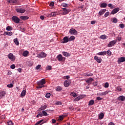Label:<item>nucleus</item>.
Wrapping results in <instances>:
<instances>
[{"mask_svg": "<svg viewBox=\"0 0 125 125\" xmlns=\"http://www.w3.org/2000/svg\"><path fill=\"white\" fill-rule=\"evenodd\" d=\"M45 79H43L41 81L38 82L37 83L38 86H37V88L40 89V88H42V87H44V85L45 84Z\"/></svg>", "mask_w": 125, "mask_h": 125, "instance_id": "nucleus-1", "label": "nucleus"}, {"mask_svg": "<svg viewBox=\"0 0 125 125\" xmlns=\"http://www.w3.org/2000/svg\"><path fill=\"white\" fill-rule=\"evenodd\" d=\"M57 59H58V61H60V62H64V61H65V60L66 59V58L63 57V56H62V55L59 54L57 56Z\"/></svg>", "mask_w": 125, "mask_h": 125, "instance_id": "nucleus-2", "label": "nucleus"}, {"mask_svg": "<svg viewBox=\"0 0 125 125\" xmlns=\"http://www.w3.org/2000/svg\"><path fill=\"white\" fill-rule=\"evenodd\" d=\"M12 20L13 21V22L16 23V24H18V23L20 22V19L15 16H14L12 17Z\"/></svg>", "mask_w": 125, "mask_h": 125, "instance_id": "nucleus-3", "label": "nucleus"}, {"mask_svg": "<svg viewBox=\"0 0 125 125\" xmlns=\"http://www.w3.org/2000/svg\"><path fill=\"white\" fill-rule=\"evenodd\" d=\"M62 15H67V14L71 11V9H67L66 8H62Z\"/></svg>", "mask_w": 125, "mask_h": 125, "instance_id": "nucleus-4", "label": "nucleus"}, {"mask_svg": "<svg viewBox=\"0 0 125 125\" xmlns=\"http://www.w3.org/2000/svg\"><path fill=\"white\" fill-rule=\"evenodd\" d=\"M46 55V54H45L44 52H42L41 53L37 54V57H38V58H44Z\"/></svg>", "mask_w": 125, "mask_h": 125, "instance_id": "nucleus-5", "label": "nucleus"}, {"mask_svg": "<svg viewBox=\"0 0 125 125\" xmlns=\"http://www.w3.org/2000/svg\"><path fill=\"white\" fill-rule=\"evenodd\" d=\"M16 11L19 13H25L26 12V10L25 9H23L22 8L20 7L16 9Z\"/></svg>", "mask_w": 125, "mask_h": 125, "instance_id": "nucleus-6", "label": "nucleus"}, {"mask_svg": "<svg viewBox=\"0 0 125 125\" xmlns=\"http://www.w3.org/2000/svg\"><path fill=\"white\" fill-rule=\"evenodd\" d=\"M117 43V40H113L109 42V43L108 44V47H112V46H113V45H115Z\"/></svg>", "mask_w": 125, "mask_h": 125, "instance_id": "nucleus-7", "label": "nucleus"}, {"mask_svg": "<svg viewBox=\"0 0 125 125\" xmlns=\"http://www.w3.org/2000/svg\"><path fill=\"white\" fill-rule=\"evenodd\" d=\"M8 57L11 61H14L15 60V56L13 55L12 53L9 54Z\"/></svg>", "mask_w": 125, "mask_h": 125, "instance_id": "nucleus-8", "label": "nucleus"}, {"mask_svg": "<svg viewBox=\"0 0 125 125\" xmlns=\"http://www.w3.org/2000/svg\"><path fill=\"white\" fill-rule=\"evenodd\" d=\"M69 38L68 37L65 36L64 37L62 40H61V43H66L69 42Z\"/></svg>", "mask_w": 125, "mask_h": 125, "instance_id": "nucleus-9", "label": "nucleus"}, {"mask_svg": "<svg viewBox=\"0 0 125 125\" xmlns=\"http://www.w3.org/2000/svg\"><path fill=\"white\" fill-rule=\"evenodd\" d=\"M78 33V31L76 30V29L71 28L69 30V33L70 35H77V33Z\"/></svg>", "mask_w": 125, "mask_h": 125, "instance_id": "nucleus-10", "label": "nucleus"}, {"mask_svg": "<svg viewBox=\"0 0 125 125\" xmlns=\"http://www.w3.org/2000/svg\"><path fill=\"white\" fill-rule=\"evenodd\" d=\"M70 84H71V80H66L64 83V85L65 87H68V86H69V85Z\"/></svg>", "mask_w": 125, "mask_h": 125, "instance_id": "nucleus-11", "label": "nucleus"}, {"mask_svg": "<svg viewBox=\"0 0 125 125\" xmlns=\"http://www.w3.org/2000/svg\"><path fill=\"white\" fill-rule=\"evenodd\" d=\"M120 11V8H114L110 13V14H116V13H117V12H119V11Z\"/></svg>", "mask_w": 125, "mask_h": 125, "instance_id": "nucleus-12", "label": "nucleus"}, {"mask_svg": "<svg viewBox=\"0 0 125 125\" xmlns=\"http://www.w3.org/2000/svg\"><path fill=\"white\" fill-rule=\"evenodd\" d=\"M118 62L119 64H121V63L123 62H125V57H122L118 58Z\"/></svg>", "mask_w": 125, "mask_h": 125, "instance_id": "nucleus-13", "label": "nucleus"}, {"mask_svg": "<svg viewBox=\"0 0 125 125\" xmlns=\"http://www.w3.org/2000/svg\"><path fill=\"white\" fill-rule=\"evenodd\" d=\"M107 11V10L106 9H101L99 12V16H101L104 14Z\"/></svg>", "mask_w": 125, "mask_h": 125, "instance_id": "nucleus-14", "label": "nucleus"}, {"mask_svg": "<svg viewBox=\"0 0 125 125\" xmlns=\"http://www.w3.org/2000/svg\"><path fill=\"white\" fill-rule=\"evenodd\" d=\"M65 118V115H61L59 117L57 118V120L58 122H62L63 121V119Z\"/></svg>", "mask_w": 125, "mask_h": 125, "instance_id": "nucleus-15", "label": "nucleus"}, {"mask_svg": "<svg viewBox=\"0 0 125 125\" xmlns=\"http://www.w3.org/2000/svg\"><path fill=\"white\" fill-rule=\"evenodd\" d=\"M94 59L98 63H101V62H102V59H101V58H98L97 56L94 57Z\"/></svg>", "mask_w": 125, "mask_h": 125, "instance_id": "nucleus-16", "label": "nucleus"}, {"mask_svg": "<svg viewBox=\"0 0 125 125\" xmlns=\"http://www.w3.org/2000/svg\"><path fill=\"white\" fill-rule=\"evenodd\" d=\"M21 19V20H23L24 21H26V20H28V19H29V17L27 16H21L20 17Z\"/></svg>", "mask_w": 125, "mask_h": 125, "instance_id": "nucleus-17", "label": "nucleus"}, {"mask_svg": "<svg viewBox=\"0 0 125 125\" xmlns=\"http://www.w3.org/2000/svg\"><path fill=\"white\" fill-rule=\"evenodd\" d=\"M109 92H110V91H105V92L100 93L99 95H100V96H105L106 94H108Z\"/></svg>", "mask_w": 125, "mask_h": 125, "instance_id": "nucleus-18", "label": "nucleus"}, {"mask_svg": "<svg viewBox=\"0 0 125 125\" xmlns=\"http://www.w3.org/2000/svg\"><path fill=\"white\" fill-rule=\"evenodd\" d=\"M56 12H52L50 14L48 15V17H55L56 16Z\"/></svg>", "mask_w": 125, "mask_h": 125, "instance_id": "nucleus-19", "label": "nucleus"}, {"mask_svg": "<svg viewBox=\"0 0 125 125\" xmlns=\"http://www.w3.org/2000/svg\"><path fill=\"white\" fill-rule=\"evenodd\" d=\"M118 100L119 101L124 102L125 100V97L124 96H120L118 98Z\"/></svg>", "mask_w": 125, "mask_h": 125, "instance_id": "nucleus-20", "label": "nucleus"}, {"mask_svg": "<svg viewBox=\"0 0 125 125\" xmlns=\"http://www.w3.org/2000/svg\"><path fill=\"white\" fill-rule=\"evenodd\" d=\"M55 89L56 91H61L63 89V88L62 86H58L56 87Z\"/></svg>", "mask_w": 125, "mask_h": 125, "instance_id": "nucleus-21", "label": "nucleus"}, {"mask_svg": "<svg viewBox=\"0 0 125 125\" xmlns=\"http://www.w3.org/2000/svg\"><path fill=\"white\" fill-rule=\"evenodd\" d=\"M107 54L106 51L100 52L97 53V55H106Z\"/></svg>", "mask_w": 125, "mask_h": 125, "instance_id": "nucleus-22", "label": "nucleus"}, {"mask_svg": "<svg viewBox=\"0 0 125 125\" xmlns=\"http://www.w3.org/2000/svg\"><path fill=\"white\" fill-rule=\"evenodd\" d=\"M5 94H6V93L4 91H2L0 92V98H2L3 96H5Z\"/></svg>", "mask_w": 125, "mask_h": 125, "instance_id": "nucleus-23", "label": "nucleus"}, {"mask_svg": "<svg viewBox=\"0 0 125 125\" xmlns=\"http://www.w3.org/2000/svg\"><path fill=\"white\" fill-rule=\"evenodd\" d=\"M107 7V3H103L101 4L100 7L102 8H105Z\"/></svg>", "mask_w": 125, "mask_h": 125, "instance_id": "nucleus-24", "label": "nucleus"}, {"mask_svg": "<svg viewBox=\"0 0 125 125\" xmlns=\"http://www.w3.org/2000/svg\"><path fill=\"white\" fill-rule=\"evenodd\" d=\"M14 42H15V44H16V45H19V41H18V39L15 38L14 40Z\"/></svg>", "mask_w": 125, "mask_h": 125, "instance_id": "nucleus-25", "label": "nucleus"}, {"mask_svg": "<svg viewBox=\"0 0 125 125\" xmlns=\"http://www.w3.org/2000/svg\"><path fill=\"white\" fill-rule=\"evenodd\" d=\"M94 104V101L93 100H91L89 102L88 106H92Z\"/></svg>", "mask_w": 125, "mask_h": 125, "instance_id": "nucleus-26", "label": "nucleus"}, {"mask_svg": "<svg viewBox=\"0 0 125 125\" xmlns=\"http://www.w3.org/2000/svg\"><path fill=\"white\" fill-rule=\"evenodd\" d=\"M28 54H29V52H28V51H25L23 52L22 55L23 56H24V57H27V56H28Z\"/></svg>", "mask_w": 125, "mask_h": 125, "instance_id": "nucleus-27", "label": "nucleus"}, {"mask_svg": "<svg viewBox=\"0 0 125 125\" xmlns=\"http://www.w3.org/2000/svg\"><path fill=\"white\" fill-rule=\"evenodd\" d=\"M92 81H93V79L90 78H89L88 80H86V83H91Z\"/></svg>", "mask_w": 125, "mask_h": 125, "instance_id": "nucleus-28", "label": "nucleus"}, {"mask_svg": "<svg viewBox=\"0 0 125 125\" xmlns=\"http://www.w3.org/2000/svg\"><path fill=\"white\" fill-rule=\"evenodd\" d=\"M21 97H24V96H25V95H26V90H23L21 92Z\"/></svg>", "mask_w": 125, "mask_h": 125, "instance_id": "nucleus-29", "label": "nucleus"}, {"mask_svg": "<svg viewBox=\"0 0 125 125\" xmlns=\"http://www.w3.org/2000/svg\"><path fill=\"white\" fill-rule=\"evenodd\" d=\"M8 2H9V3H16V2H17V0H8Z\"/></svg>", "mask_w": 125, "mask_h": 125, "instance_id": "nucleus-30", "label": "nucleus"}, {"mask_svg": "<svg viewBox=\"0 0 125 125\" xmlns=\"http://www.w3.org/2000/svg\"><path fill=\"white\" fill-rule=\"evenodd\" d=\"M5 35L7 36H12L13 35V33L11 31H7L5 32Z\"/></svg>", "mask_w": 125, "mask_h": 125, "instance_id": "nucleus-31", "label": "nucleus"}, {"mask_svg": "<svg viewBox=\"0 0 125 125\" xmlns=\"http://www.w3.org/2000/svg\"><path fill=\"white\" fill-rule=\"evenodd\" d=\"M111 20H112L113 23H116L118 22V19L116 18H113L112 19H111Z\"/></svg>", "mask_w": 125, "mask_h": 125, "instance_id": "nucleus-32", "label": "nucleus"}, {"mask_svg": "<svg viewBox=\"0 0 125 125\" xmlns=\"http://www.w3.org/2000/svg\"><path fill=\"white\" fill-rule=\"evenodd\" d=\"M62 54L64 56H65L66 57H68V56H70V54L66 52H62Z\"/></svg>", "mask_w": 125, "mask_h": 125, "instance_id": "nucleus-33", "label": "nucleus"}, {"mask_svg": "<svg viewBox=\"0 0 125 125\" xmlns=\"http://www.w3.org/2000/svg\"><path fill=\"white\" fill-rule=\"evenodd\" d=\"M103 118H104V113H102L100 114L99 115V120H102V119H103Z\"/></svg>", "mask_w": 125, "mask_h": 125, "instance_id": "nucleus-34", "label": "nucleus"}, {"mask_svg": "<svg viewBox=\"0 0 125 125\" xmlns=\"http://www.w3.org/2000/svg\"><path fill=\"white\" fill-rule=\"evenodd\" d=\"M75 39H76V37H75V36H71L69 39V41H74L75 40Z\"/></svg>", "mask_w": 125, "mask_h": 125, "instance_id": "nucleus-35", "label": "nucleus"}, {"mask_svg": "<svg viewBox=\"0 0 125 125\" xmlns=\"http://www.w3.org/2000/svg\"><path fill=\"white\" fill-rule=\"evenodd\" d=\"M12 27L8 26L6 27V29L7 31H12Z\"/></svg>", "mask_w": 125, "mask_h": 125, "instance_id": "nucleus-36", "label": "nucleus"}, {"mask_svg": "<svg viewBox=\"0 0 125 125\" xmlns=\"http://www.w3.org/2000/svg\"><path fill=\"white\" fill-rule=\"evenodd\" d=\"M46 69L47 71H50L51 70H52V67L50 65H48Z\"/></svg>", "mask_w": 125, "mask_h": 125, "instance_id": "nucleus-37", "label": "nucleus"}, {"mask_svg": "<svg viewBox=\"0 0 125 125\" xmlns=\"http://www.w3.org/2000/svg\"><path fill=\"white\" fill-rule=\"evenodd\" d=\"M71 96H73V97H77L78 96V95L75 92H71Z\"/></svg>", "mask_w": 125, "mask_h": 125, "instance_id": "nucleus-38", "label": "nucleus"}, {"mask_svg": "<svg viewBox=\"0 0 125 125\" xmlns=\"http://www.w3.org/2000/svg\"><path fill=\"white\" fill-rule=\"evenodd\" d=\"M20 31L24 32L25 31H26V28L21 27L20 28Z\"/></svg>", "mask_w": 125, "mask_h": 125, "instance_id": "nucleus-39", "label": "nucleus"}, {"mask_svg": "<svg viewBox=\"0 0 125 125\" xmlns=\"http://www.w3.org/2000/svg\"><path fill=\"white\" fill-rule=\"evenodd\" d=\"M47 107V105H44V106H41V110H45V109H46V108Z\"/></svg>", "mask_w": 125, "mask_h": 125, "instance_id": "nucleus-40", "label": "nucleus"}, {"mask_svg": "<svg viewBox=\"0 0 125 125\" xmlns=\"http://www.w3.org/2000/svg\"><path fill=\"white\" fill-rule=\"evenodd\" d=\"M62 6H63V7H68V4L65 3H62Z\"/></svg>", "mask_w": 125, "mask_h": 125, "instance_id": "nucleus-41", "label": "nucleus"}, {"mask_svg": "<svg viewBox=\"0 0 125 125\" xmlns=\"http://www.w3.org/2000/svg\"><path fill=\"white\" fill-rule=\"evenodd\" d=\"M100 38L102 40H106V35H102L101 36Z\"/></svg>", "mask_w": 125, "mask_h": 125, "instance_id": "nucleus-42", "label": "nucleus"}, {"mask_svg": "<svg viewBox=\"0 0 125 125\" xmlns=\"http://www.w3.org/2000/svg\"><path fill=\"white\" fill-rule=\"evenodd\" d=\"M107 6L108 7H110L112 9H113V8H115V7L111 3L107 4Z\"/></svg>", "mask_w": 125, "mask_h": 125, "instance_id": "nucleus-43", "label": "nucleus"}, {"mask_svg": "<svg viewBox=\"0 0 125 125\" xmlns=\"http://www.w3.org/2000/svg\"><path fill=\"white\" fill-rule=\"evenodd\" d=\"M51 94L50 93H48L45 95V97L46 98H50Z\"/></svg>", "mask_w": 125, "mask_h": 125, "instance_id": "nucleus-44", "label": "nucleus"}, {"mask_svg": "<svg viewBox=\"0 0 125 125\" xmlns=\"http://www.w3.org/2000/svg\"><path fill=\"white\" fill-rule=\"evenodd\" d=\"M42 114H43V115L45 116H48V114H47L46 111H45V110L42 111Z\"/></svg>", "mask_w": 125, "mask_h": 125, "instance_id": "nucleus-45", "label": "nucleus"}, {"mask_svg": "<svg viewBox=\"0 0 125 125\" xmlns=\"http://www.w3.org/2000/svg\"><path fill=\"white\" fill-rule=\"evenodd\" d=\"M119 27H120L121 29H124V28H125V24L124 23L120 24Z\"/></svg>", "mask_w": 125, "mask_h": 125, "instance_id": "nucleus-46", "label": "nucleus"}, {"mask_svg": "<svg viewBox=\"0 0 125 125\" xmlns=\"http://www.w3.org/2000/svg\"><path fill=\"white\" fill-rule=\"evenodd\" d=\"M7 87H9V88H10L11 87H13V84L10 83V84H7Z\"/></svg>", "mask_w": 125, "mask_h": 125, "instance_id": "nucleus-47", "label": "nucleus"}, {"mask_svg": "<svg viewBox=\"0 0 125 125\" xmlns=\"http://www.w3.org/2000/svg\"><path fill=\"white\" fill-rule=\"evenodd\" d=\"M50 6H51V7H53V6H54V1H52L49 4Z\"/></svg>", "mask_w": 125, "mask_h": 125, "instance_id": "nucleus-48", "label": "nucleus"}, {"mask_svg": "<svg viewBox=\"0 0 125 125\" xmlns=\"http://www.w3.org/2000/svg\"><path fill=\"white\" fill-rule=\"evenodd\" d=\"M85 76H93V74H92V73H89V74H88V73H86L85 74Z\"/></svg>", "mask_w": 125, "mask_h": 125, "instance_id": "nucleus-49", "label": "nucleus"}, {"mask_svg": "<svg viewBox=\"0 0 125 125\" xmlns=\"http://www.w3.org/2000/svg\"><path fill=\"white\" fill-rule=\"evenodd\" d=\"M110 14V12H107L106 13L104 14V17H108Z\"/></svg>", "mask_w": 125, "mask_h": 125, "instance_id": "nucleus-50", "label": "nucleus"}, {"mask_svg": "<svg viewBox=\"0 0 125 125\" xmlns=\"http://www.w3.org/2000/svg\"><path fill=\"white\" fill-rule=\"evenodd\" d=\"M42 116H43V114L42 113H39L37 115L36 118H39V117H42Z\"/></svg>", "mask_w": 125, "mask_h": 125, "instance_id": "nucleus-51", "label": "nucleus"}, {"mask_svg": "<svg viewBox=\"0 0 125 125\" xmlns=\"http://www.w3.org/2000/svg\"><path fill=\"white\" fill-rule=\"evenodd\" d=\"M104 87H105L106 88L109 87V83H108L107 82L105 83L104 84Z\"/></svg>", "mask_w": 125, "mask_h": 125, "instance_id": "nucleus-52", "label": "nucleus"}, {"mask_svg": "<svg viewBox=\"0 0 125 125\" xmlns=\"http://www.w3.org/2000/svg\"><path fill=\"white\" fill-rule=\"evenodd\" d=\"M81 100V97H77V98H76L75 99H74V101L76 102V101H79V100Z\"/></svg>", "mask_w": 125, "mask_h": 125, "instance_id": "nucleus-53", "label": "nucleus"}, {"mask_svg": "<svg viewBox=\"0 0 125 125\" xmlns=\"http://www.w3.org/2000/svg\"><path fill=\"white\" fill-rule=\"evenodd\" d=\"M44 120L43 119H42L40 121H39V123H40V125H43V124H44Z\"/></svg>", "mask_w": 125, "mask_h": 125, "instance_id": "nucleus-54", "label": "nucleus"}, {"mask_svg": "<svg viewBox=\"0 0 125 125\" xmlns=\"http://www.w3.org/2000/svg\"><path fill=\"white\" fill-rule=\"evenodd\" d=\"M41 67H42V65L41 64H39L38 65H37L36 67V70H39V69H40L41 68Z\"/></svg>", "mask_w": 125, "mask_h": 125, "instance_id": "nucleus-55", "label": "nucleus"}, {"mask_svg": "<svg viewBox=\"0 0 125 125\" xmlns=\"http://www.w3.org/2000/svg\"><path fill=\"white\" fill-rule=\"evenodd\" d=\"M106 52H107V55L108 56H111V54H112V52L110 50H108Z\"/></svg>", "mask_w": 125, "mask_h": 125, "instance_id": "nucleus-56", "label": "nucleus"}, {"mask_svg": "<svg viewBox=\"0 0 125 125\" xmlns=\"http://www.w3.org/2000/svg\"><path fill=\"white\" fill-rule=\"evenodd\" d=\"M7 124L8 125H13V123H12V121H9L8 122H7Z\"/></svg>", "mask_w": 125, "mask_h": 125, "instance_id": "nucleus-57", "label": "nucleus"}, {"mask_svg": "<svg viewBox=\"0 0 125 125\" xmlns=\"http://www.w3.org/2000/svg\"><path fill=\"white\" fill-rule=\"evenodd\" d=\"M97 100H98V101H100V100H102V99H103V98L100 97H98L96 98Z\"/></svg>", "mask_w": 125, "mask_h": 125, "instance_id": "nucleus-58", "label": "nucleus"}, {"mask_svg": "<svg viewBox=\"0 0 125 125\" xmlns=\"http://www.w3.org/2000/svg\"><path fill=\"white\" fill-rule=\"evenodd\" d=\"M11 69H15V65L12 64L10 66Z\"/></svg>", "mask_w": 125, "mask_h": 125, "instance_id": "nucleus-59", "label": "nucleus"}, {"mask_svg": "<svg viewBox=\"0 0 125 125\" xmlns=\"http://www.w3.org/2000/svg\"><path fill=\"white\" fill-rule=\"evenodd\" d=\"M56 105H62V102H58L56 103Z\"/></svg>", "mask_w": 125, "mask_h": 125, "instance_id": "nucleus-60", "label": "nucleus"}, {"mask_svg": "<svg viewBox=\"0 0 125 125\" xmlns=\"http://www.w3.org/2000/svg\"><path fill=\"white\" fill-rule=\"evenodd\" d=\"M95 23H96V21H91V24L92 25H94V24H95Z\"/></svg>", "mask_w": 125, "mask_h": 125, "instance_id": "nucleus-61", "label": "nucleus"}, {"mask_svg": "<svg viewBox=\"0 0 125 125\" xmlns=\"http://www.w3.org/2000/svg\"><path fill=\"white\" fill-rule=\"evenodd\" d=\"M117 39L118 41H119V42L122 41V37H118L117 38Z\"/></svg>", "mask_w": 125, "mask_h": 125, "instance_id": "nucleus-62", "label": "nucleus"}, {"mask_svg": "<svg viewBox=\"0 0 125 125\" xmlns=\"http://www.w3.org/2000/svg\"><path fill=\"white\" fill-rule=\"evenodd\" d=\"M52 124H55L56 123V120L52 119Z\"/></svg>", "mask_w": 125, "mask_h": 125, "instance_id": "nucleus-63", "label": "nucleus"}, {"mask_svg": "<svg viewBox=\"0 0 125 125\" xmlns=\"http://www.w3.org/2000/svg\"><path fill=\"white\" fill-rule=\"evenodd\" d=\"M40 19H41L42 20H44V16H41L40 17Z\"/></svg>", "mask_w": 125, "mask_h": 125, "instance_id": "nucleus-64", "label": "nucleus"}]
</instances>
